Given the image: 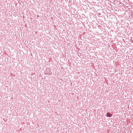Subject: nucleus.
<instances>
[{"instance_id": "nucleus-1", "label": "nucleus", "mask_w": 133, "mask_h": 133, "mask_svg": "<svg viewBox=\"0 0 133 133\" xmlns=\"http://www.w3.org/2000/svg\"><path fill=\"white\" fill-rule=\"evenodd\" d=\"M106 115V116L107 117H110L112 116V115L111 114H110L109 112L107 113Z\"/></svg>"}]
</instances>
